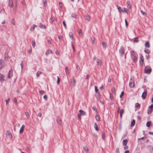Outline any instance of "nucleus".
<instances>
[{"mask_svg": "<svg viewBox=\"0 0 153 153\" xmlns=\"http://www.w3.org/2000/svg\"><path fill=\"white\" fill-rule=\"evenodd\" d=\"M140 104L138 103H136L135 104V107L136 108H137L140 107Z\"/></svg>", "mask_w": 153, "mask_h": 153, "instance_id": "ea45409f", "label": "nucleus"}, {"mask_svg": "<svg viewBox=\"0 0 153 153\" xmlns=\"http://www.w3.org/2000/svg\"><path fill=\"white\" fill-rule=\"evenodd\" d=\"M141 12L142 13L144 16H146V13L144 11H143V10H141Z\"/></svg>", "mask_w": 153, "mask_h": 153, "instance_id": "79ce46f5", "label": "nucleus"}, {"mask_svg": "<svg viewBox=\"0 0 153 153\" xmlns=\"http://www.w3.org/2000/svg\"><path fill=\"white\" fill-rule=\"evenodd\" d=\"M94 127L95 128V129L97 131H98L99 130L98 128L97 127V124L95 123L94 124Z\"/></svg>", "mask_w": 153, "mask_h": 153, "instance_id": "cd10ccee", "label": "nucleus"}, {"mask_svg": "<svg viewBox=\"0 0 153 153\" xmlns=\"http://www.w3.org/2000/svg\"><path fill=\"white\" fill-rule=\"evenodd\" d=\"M62 38V36L61 35H59L58 36V38L59 40H61Z\"/></svg>", "mask_w": 153, "mask_h": 153, "instance_id": "a18cd8bd", "label": "nucleus"}, {"mask_svg": "<svg viewBox=\"0 0 153 153\" xmlns=\"http://www.w3.org/2000/svg\"><path fill=\"white\" fill-rule=\"evenodd\" d=\"M71 17L73 18H76V15L75 14H72L71 15Z\"/></svg>", "mask_w": 153, "mask_h": 153, "instance_id": "13d9d810", "label": "nucleus"}, {"mask_svg": "<svg viewBox=\"0 0 153 153\" xmlns=\"http://www.w3.org/2000/svg\"><path fill=\"white\" fill-rule=\"evenodd\" d=\"M97 93V94H96L95 95V96H96V97L97 98V99L99 100L100 97V93L99 92H97V93Z\"/></svg>", "mask_w": 153, "mask_h": 153, "instance_id": "aec40b11", "label": "nucleus"}, {"mask_svg": "<svg viewBox=\"0 0 153 153\" xmlns=\"http://www.w3.org/2000/svg\"><path fill=\"white\" fill-rule=\"evenodd\" d=\"M10 100V99L9 98H8L7 100H6V102L7 105V104L8 102H9Z\"/></svg>", "mask_w": 153, "mask_h": 153, "instance_id": "052dcab7", "label": "nucleus"}, {"mask_svg": "<svg viewBox=\"0 0 153 153\" xmlns=\"http://www.w3.org/2000/svg\"><path fill=\"white\" fill-rule=\"evenodd\" d=\"M62 23H63V25H64L65 27L66 28V23H65V21H63L62 22Z\"/></svg>", "mask_w": 153, "mask_h": 153, "instance_id": "09e8293b", "label": "nucleus"}, {"mask_svg": "<svg viewBox=\"0 0 153 153\" xmlns=\"http://www.w3.org/2000/svg\"><path fill=\"white\" fill-rule=\"evenodd\" d=\"M122 11L124 12H126V13L128 14V12L127 11V10H126V9L125 8V7H124L123 9V10H122Z\"/></svg>", "mask_w": 153, "mask_h": 153, "instance_id": "4c0bfd02", "label": "nucleus"}, {"mask_svg": "<svg viewBox=\"0 0 153 153\" xmlns=\"http://www.w3.org/2000/svg\"><path fill=\"white\" fill-rule=\"evenodd\" d=\"M55 19V18H53L51 17V20L52 21V22H53Z\"/></svg>", "mask_w": 153, "mask_h": 153, "instance_id": "69168bd1", "label": "nucleus"}, {"mask_svg": "<svg viewBox=\"0 0 153 153\" xmlns=\"http://www.w3.org/2000/svg\"><path fill=\"white\" fill-rule=\"evenodd\" d=\"M149 107L151 108H152V109H153V104H152V105H150Z\"/></svg>", "mask_w": 153, "mask_h": 153, "instance_id": "774afa93", "label": "nucleus"}, {"mask_svg": "<svg viewBox=\"0 0 153 153\" xmlns=\"http://www.w3.org/2000/svg\"><path fill=\"white\" fill-rule=\"evenodd\" d=\"M145 46L146 47L149 48L150 47V45L149 44V41H147L146 42L145 44Z\"/></svg>", "mask_w": 153, "mask_h": 153, "instance_id": "a211bd4d", "label": "nucleus"}, {"mask_svg": "<svg viewBox=\"0 0 153 153\" xmlns=\"http://www.w3.org/2000/svg\"><path fill=\"white\" fill-rule=\"evenodd\" d=\"M33 26H34L32 27H30V30L31 31H33V30H34V28H35L34 26H35V25H33Z\"/></svg>", "mask_w": 153, "mask_h": 153, "instance_id": "49530a36", "label": "nucleus"}, {"mask_svg": "<svg viewBox=\"0 0 153 153\" xmlns=\"http://www.w3.org/2000/svg\"><path fill=\"white\" fill-rule=\"evenodd\" d=\"M78 33L79 36H82V31L81 29H79L78 30Z\"/></svg>", "mask_w": 153, "mask_h": 153, "instance_id": "bb28decb", "label": "nucleus"}, {"mask_svg": "<svg viewBox=\"0 0 153 153\" xmlns=\"http://www.w3.org/2000/svg\"><path fill=\"white\" fill-rule=\"evenodd\" d=\"M79 112H80V114L82 115H84L85 114V112L82 110H80L79 111Z\"/></svg>", "mask_w": 153, "mask_h": 153, "instance_id": "5701e85b", "label": "nucleus"}, {"mask_svg": "<svg viewBox=\"0 0 153 153\" xmlns=\"http://www.w3.org/2000/svg\"><path fill=\"white\" fill-rule=\"evenodd\" d=\"M153 109L152 108H151L149 107L148 111V114H150L152 113V112Z\"/></svg>", "mask_w": 153, "mask_h": 153, "instance_id": "2eb2a0df", "label": "nucleus"}, {"mask_svg": "<svg viewBox=\"0 0 153 153\" xmlns=\"http://www.w3.org/2000/svg\"><path fill=\"white\" fill-rule=\"evenodd\" d=\"M135 124V120H132L131 123V126H133Z\"/></svg>", "mask_w": 153, "mask_h": 153, "instance_id": "4be33fe9", "label": "nucleus"}, {"mask_svg": "<svg viewBox=\"0 0 153 153\" xmlns=\"http://www.w3.org/2000/svg\"><path fill=\"white\" fill-rule=\"evenodd\" d=\"M128 140L127 139L124 140H123V145L124 146H126L128 142Z\"/></svg>", "mask_w": 153, "mask_h": 153, "instance_id": "4468645a", "label": "nucleus"}, {"mask_svg": "<svg viewBox=\"0 0 153 153\" xmlns=\"http://www.w3.org/2000/svg\"><path fill=\"white\" fill-rule=\"evenodd\" d=\"M129 86L131 88L134 87V79L133 78H131L129 83Z\"/></svg>", "mask_w": 153, "mask_h": 153, "instance_id": "f03ea898", "label": "nucleus"}, {"mask_svg": "<svg viewBox=\"0 0 153 153\" xmlns=\"http://www.w3.org/2000/svg\"><path fill=\"white\" fill-rule=\"evenodd\" d=\"M25 127V126L24 125H22V127H21L19 131V133L20 134H21L23 133L24 131V129Z\"/></svg>", "mask_w": 153, "mask_h": 153, "instance_id": "6e6552de", "label": "nucleus"}, {"mask_svg": "<svg viewBox=\"0 0 153 153\" xmlns=\"http://www.w3.org/2000/svg\"><path fill=\"white\" fill-rule=\"evenodd\" d=\"M91 40L92 41V44H94V42H95V38L94 37H92L91 38Z\"/></svg>", "mask_w": 153, "mask_h": 153, "instance_id": "c9c22d12", "label": "nucleus"}, {"mask_svg": "<svg viewBox=\"0 0 153 153\" xmlns=\"http://www.w3.org/2000/svg\"><path fill=\"white\" fill-rule=\"evenodd\" d=\"M138 37H135L133 39V41L134 42H138Z\"/></svg>", "mask_w": 153, "mask_h": 153, "instance_id": "2f4dec72", "label": "nucleus"}, {"mask_svg": "<svg viewBox=\"0 0 153 153\" xmlns=\"http://www.w3.org/2000/svg\"><path fill=\"white\" fill-rule=\"evenodd\" d=\"M4 81V77L3 75L0 74V82H3Z\"/></svg>", "mask_w": 153, "mask_h": 153, "instance_id": "f8f14e48", "label": "nucleus"}, {"mask_svg": "<svg viewBox=\"0 0 153 153\" xmlns=\"http://www.w3.org/2000/svg\"><path fill=\"white\" fill-rule=\"evenodd\" d=\"M71 85L74 86L76 84V81L74 78H72L71 80Z\"/></svg>", "mask_w": 153, "mask_h": 153, "instance_id": "423d86ee", "label": "nucleus"}, {"mask_svg": "<svg viewBox=\"0 0 153 153\" xmlns=\"http://www.w3.org/2000/svg\"><path fill=\"white\" fill-rule=\"evenodd\" d=\"M111 92L113 93H115L116 91L114 88H111Z\"/></svg>", "mask_w": 153, "mask_h": 153, "instance_id": "c03bdc74", "label": "nucleus"}, {"mask_svg": "<svg viewBox=\"0 0 153 153\" xmlns=\"http://www.w3.org/2000/svg\"><path fill=\"white\" fill-rule=\"evenodd\" d=\"M151 71H152V70L151 69H149L146 70L145 71V72L146 74H149L151 72Z\"/></svg>", "mask_w": 153, "mask_h": 153, "instance_id": "f3484780", "label": "nucleus"}, {"mask_svg": "<svg viewBox=\"0 0 153 153\" xmlns=\"http://www.w3.org/2000/svg\"><path fill=\"white\" fill-rule=\"evenodd\" d=\"M60 81V79L58 76H57V83L58 84H59V82Z\"/></svg>", "mask_w": 153, "mask_h": 153, "instance_id": "8fccbe9b", "label": "nucleus"}, {"mask_svg": "<svg viewBox=\"0 0 153 153\" xmlns=\"http://www.w3.org/2000/svg\"><path fill=\"white\" fill-rule=\"evenodd\" d=\"M4 66V63L2 60H0V69H1Z\"/></svg>", "mask_w": 153, "mask_h": 153, "instance_id": "20e7f679", "label": "nucleus"}, {"mask_svg": "<svg viewBox=\"0 0 153 153\" xmlns=\"http://www.w3.org/2000/svg\"><path fill=\"white\" fill-rule=\"evenodd\" d=\"M124 113V110L123 109H121L119 112L120 117L121 118L122 117V114Z\"/></svg>", "mask_w": 153, "mask_h": 153, "instance_id": "ddd939ff", "label": "nucleus"}, {"mask_svg": "<svg viewBox=\"0 0 153 153\" xmlns=\"http://www.w3.org/2000/svg\"><path fill=\"white\" fill-rule=\"evenodd\" d=\"M151 125V122L150 121H148L147 122L146 126L147 127H149Z\"/></svg>", "mask_w": 153, "mask_h": 153, "instance_id": "f704fd0d", "label": "nucleus"}, {"mask_svg": "<svg viewBox=\"0 0 153 153\" xmlns=\"http://www.w3.org/2000/svg\"><path fill=\"white\" fill-rule=\"evenodd\" d=\"M125 22L126 27H127L128 26V23L127 22L126 19H125Z\"/></svg>", "mask_w": 153, "mask_h": 153, "instance_id": "603ef678", "label": "nucleus"}, {"mask_svg": "<svg viewBox=\"0 0 153 153\" xmlns=\"http://www.w3.org/2000/svg\"><path fill=\"white\" fill-rule=\"evenodd\" d=\"M95 90L96 93H97L98 91V89L97 88V85H95L94 86Z\"/></svg>", "mask_w": 153, "mask_h": 153, "instance_id": "58836bf2", "label": "nucleus"}, {"mask_svg": "<svg viewBox=\"0 0 153 153\" xmlns=\"http://www.w3.org/2000/svg\"><path fill=\"white\" fill-rule=\"evenodd\" d=\"M72 46L74 52H75L73 42H72Z\"/></svg>", "mask_w": 153, "mask_h": 153, "instance_id": "5fc2aeb1", "label": "nucleus"}, {"mask_svg": "<svg viewBox=\"0 0 153 153\" xmlns=\"http://www.w3.org/2000/svg\"><path fill=\"white\" fill-rule=\"evenodd\" d=\"M97 62L98 65H101V62L100 59H97Z\"/></svg>", "mask_w": 153, "mask_h": 153, "instance_id": "a878e982", "label": "nucleus"}, {"mask_svg": "<svg viewBox=\"0 0 153 153\" xmlns=\"http://www.w3.org/2000/svg\"><path fill=\"white\" fill-rule=\"evenodd\" d=\"M147 92L146 91H145L143 92L142 94V97L143 99H145L147 95Z\"/></svg>", "mask_w": 153, "mask_h": 153, "instance_id": "0eeeda50", "label": "nucleus"}, {"mask_svg": "<svg viewBox=\"0 0 153 153\" xmlns=\"http://www.w3.org/2000/svg\"><path fill=\"white\" fill-rule=\"evenodd\" d=\"M69 36L72 38H73V33H72L71 32H70L69 33Z\"/></svg>", "mask_w": 153, "mask_h": 153, "instance_id": "37998d69", "label": "nucleus"}, {"mask_svg": "<svg viewBox=\"0 0 153 153\" xmlns=\"http://www.w3.org/2000/svg\"><path fill=\"white\" fill-rule=\"evenodd\" d=\"M6 138L11 140L12 139V136L11 132L9 131H7L6 133Z\"/></svg>", "mask_w": 153, "mask_h": 153, "instance_id": "f257e3e1", "label": "nucleus"}, {"mask_svg": "<svg viewBox=\"0 0 153 153\" xmlns=\"http://www.w3.org/2000/svg\"><path fill=\"white\" fill-rule=\"evenodd\" d=\"M9 5L11 7H13V1L12 0H9Z\"/></svg>", "mask_w": 153, "mask_h": 153, "instance_id": "6ab92c4d", "label": "nucleus"}, {"mask_svg": "<svg viewBox=\"0 0 153 153\" xmlns=\"http://www.w3.org/2000/svg\"><path fill=\"white\" fill-rule=\"evenodd\" d=\"M25 115L27 119H29L30 117V114L28 112L26 111L25 112Z\"/></svg>", "mask_w": 153, "mask_h": 153, "instance_id": "b1692460", "label": "nucleus"}, {"mask_svg": "<svg viewBox=\"0 0 153 153\" xmlns=\"http://www.w3.org/2000/svg\"><path fill=\"white\" fill-rule=\"evenodd\" d=\"M116 6L117 8V9H118V11L120 13H121V7H120L118 5H117Z\"/></svg>", "mask_w": 153, "mask_h": 153, "instance_id": "72a5a7b5", "label": "nucleus"}, {"mask_svg": "<svg viewBox=\"0 0 153 153\" xmlns=\"http://www.w3.org/2000/svg\"><path fill=\"white\" fill-rule=\"evenodd\" d=\"M102 44L103 47L105 48H106L107 47V45L106 43L103 42L102 43Z\"/></svg>", "mask_w": 153, "mask_h": 153, "instance_id": "473e14b6", "label": "nucleus"}, {"mask_svg": "<svg viewBox=\"0 0 153 153\" xmlns=\"http://www.w3.org/2000/svg\"><path fill=\"white\" fill-rule=\"evenodd\" d=\"M96 120L97 121H99L100 120V117L98 115H97L95 117Z\"/></svg>", "mask_w": 153, "mask_h": 153, "instance_id": "c756f323", "label": "nucleus"}, {"mask_svg": "<svg viewBox=\"0 0 153 153\" xmlns=\"http://www.w3.org/2000/svg\"><path fill=\"white\" fill-rule=\"evenodd\" d=\"M65 71L66 74L68 75L69 74V71L68 68V67H65Z\"/></svg>", "mask_w": 153, "mask_h": 153, "instance_id": "412c9836", "label": "nucleus"}, {"mask_svg": "<svg viewBox=\"0 0 153 153\" xmlns=\"http://www.w3.org/2000/svg\"><path fill=\"white\" fill-rule=\"evenodd\" d=\"M105 137V134L103 132H102V139H104Z\"/></svg>", "mask_w": 153, "mask_h": 153, "instance_id": "3c124183", "label": "nucleus"}, {"mask_svg": "<svg viewBox=\"0 0 153 153\" xmlns=\"http://www.w3.org/2000/svg\"><path fill=\"white\" fill-rule=\"evenodd\" d=\"M39 93L41 94H43L45 93V92L43 91H39Z\"/></svg>", "mask_w": 153, "mask_h": 153, "instance_id": "4d7b16f0", "label": "nucleus"}, {"mask_svg": "<svg viewBox=\"0 0 153 153\" xmlns=\"http://www.w3.org/2000/svg\"><path fill=\"white\" fill-rule=\"evenodd\" d=\"M127 4L128 6V7L130 9L131 8V2L130 1H127Z\"/></svg>", "mask_w": 153, "mask_h": 153, "instance_id": "393cba45", "label": "nucleus"}, {"mask_svg": "<svg viewBox=\"0 0 153 153\" xmlns=\"http://www.w3.org/2000/svg\"><path fill=\"white\" fill-rule=\"evenodd\" d=\"M42 73L40 71H37L36 73V76L37 77H38L39 76V75L40 74H42Z\"/></svg>", "mask_w": 153, "mask_h": 153, "instance_id": "e433bc0d", "label": "nucleus"}, {"mask_svg": "<svg viewBox=\"0 0 153 153\" xmlns=\"http://www.w3.org/2000/svg\"><path fill=\"white\" fill-rule=\"evenodd\" d=\"M131 55L134 56V51H131Z\"/></svg>", "mask_w": 153, "mask_h": 153, "instance_id": "bf43d9fd", "label": "nucleus"}, {"mask_svg": "<svg viewBox=\"0 0 153 153\" xmlns=\"http://www.w3.org/2000/svg\"><path fill=\"white\" fill-rule=\"evenodd\" d=\"M144 51L146 53L149 54L150 52V50L148 49H146Z\"/></svg>", "mask_w": 153, "mask_h": 153, "instance_id": "c85d7f7f", "label": "nucleus"}, {"mask_svg": "<svg viewBox=\"0 0 153 153\" xmlns=\"http://www.w3.org/2000/svg\"><path fill=\"white\" fill-rule=\"evenodd\" d=\"M84 150L85 151L86 153L88 152L89 151V149L88 147L87 146H85L84 147Z\"/></svg>", "mask_w": 153, "mask_h": 153, "instance_id": "dca6fc26", "label": "nucleus"}, {"mask_svg": "<svg viewBox=\"0 0 153 153\" xmlns=\"http://www.w3.org/2000/svg\"><path fill=\"white\" fill-rule=\"evenodd\" d=\"M82 115L80 113H79L78 114V117L79 119H80L81 115Z\"/></svg>", "mask_w": 153, "mask_h": 153, "instance_id": "680f3d73", "label": "nucleus"}, {"mask_svg": "<svg viewBox=\"0 0 153 153\" xmlns=\"http://www.w3.org/2000/svg\"><path fill=\"white\" fill-rule=\"evenodd\" d=\"M43 98L44 99H45V100H47V96L46 95H45L44 97Z\"/></svg>", "mask_w": 153, "mask_h": 153, "instance_id": "e2e57ef3", "label": "nucleus"}, {"mask_svg": "<svg viewBox=\"0 0 153 153\" xmlns=\"http://www.w3.org/2000/svg\"><path fill=\"white\" fill-rule=\"evenodd\" d=\"M137 58L136 56H134L133 57V60L134 62H136L137 61Z\"/></svg>", "mask_w": 153, "mask_h": 153, "instance_id": "7c9ffc66", "label": "nucleus"}, {"mask_svg": "<svg viewBox=\"0 0 153 153\" xmlns=\"http://www.w3.org/2000/svg\"><path fill=\"white\" fill-rule=\"evenodd\" d=\"M14 101L15 103H17V100L15 97L14 98Z\"/></svg>", "mask_w": 153, "mask_h": 153, "instance_id": "338daca9", "label": "nucleus"}, {"mask_svg": "<svg viewBox=\"0 0 153 153\" xmlns=\"http://www.w3.org/2000/svg\"><path fill=\"white\" fill-rule=\"evenodd\" d=\"M143 58V56L141 54H140V59L139 61L140 64L142 65H143L144 62V59Z\"/></svg>", "mask_w": 153, "mask_h": 153, "instance_id": "39448f33", "label": "nucleus"}, {"mask_svg": "<svg viewBox=\"0 0 153 153\" xmlns=\"http://www.w3.org/2000/svg\"><path fill=\"white\" fill-rule=\"evenodd\" d=\"M120 53L123 56L124 53V48L123 47L120 48L119 50Z\"/></svg>", "mask_w": 153, "mask_h": 153, "instance_id": "7ed1b4c3", "label": "nucleus"}, {"mask_svg": "<svg viewBox=\"0 0 153 153\" xmlns=\"http://www.w3.org/2000/svg\"><path fill=\"white\" fill-rule=\"evenodd\" d=\"M56 121L58 124L60 126L61 125L62 122L61 119L59 117H58L56 119Z\"/></svg>", "mask_w": 153, "mask_h": 153, "instance_id": "1a4fd4ad", "label": "nucleus"}, {"mask_svg": "<svg viewBox=\"0 0 153 153\" xmlns=\"http://www.w3.org/2000/svg\"><path fill=\"white\" fill-rule=\"evenodd\" d=\"M12 71L11 70H10L9 71V75L8 76V78H10V73H12Z\"/></svg>", "mask_w": 153, "mask_h": 153, "instance_id": "de8ad7c7", "label": "nucleus"}, {"mask_svg": "<svg viewBox=\"0 0 153 153\" xmlns=\"http://www.w3.org/2000/svg\"><path fill=\"white\" fill-rule=\"evenodd\" d=\"M32 45L34 48L35 46V42L34 41H33L32 42Z\"/></svg>", "mask_w": 153, "mask_h": 153, "instance_id": "a19ab883", "label": "nucleus"}, {"mask_svg": "<svg viewBox=\"0 0 153 153\" xmlns=\"http://www.w3.org/2000/svg\"><path fill=\"white\" fill-rule=\"evenodd\" d=\"M124 94V91H123L121 92V94L120 95V98L122 97L123 96V94Z\"/></svg>", "mask_w": 153, "mask_h": 153, "instance_id": "6e6d98bb", "label": "nucleus"}, {"mask_svg": "<svg viewBox=\"0 0 153 153\" xmlns=\"http://www.w3.org/2000/svg\"><path fill=\"white\" fill-rule=\"evenodd\" d=\"M53 52L51 50H47L45 53V54L46 56H48L49 54H52Z\"/></svg>", "mask_w": 153, "mask_h": 153, "instance_id": "9b49d317", "label": "nucleus"}, {"mask_svg": "<svg viewBox=\"0 0 153 153\" xmlns=\"http://www.w3.org/2000/svg\"><path fill=\"white\" fill-rule=\"evenodd\" d=\"M46 0H42V3L45 5L46 3Z\"/></svg>", "mask_w": 153, "mask_h": 153, "instance_id": "864d4df0", "label": "nucleus"}, {"mask_svg": "<svg viewBox=\"0 0 153 153\" xmlns=\"http://www.w3.org/2000/svg\"><path fill=\"white\" fill-rule=\"evenodd\" d=\"M85 20L88 21H89L91 19L90 17L88 14H86L85 15Z\"/></svg>", "mask_w": 153, "mask_h": 153, "instance_id": "9d476101", "label": "nucleus"}, {"mask_svg": "<svg viewBox=\"0 0 153 153\" xmlns=\"http://www.w3.org/2000/svg\"><path fill=\"white\" fill-rule=\"evenodd\" d=\"M110 98L111 100L113 98L112 95L111 93L110 94Z\"/></svg>", "mask_w": 153, "mask_h": 153, "instance_id": "0e129e2a", "label": "nucleus"}]
</instances>
